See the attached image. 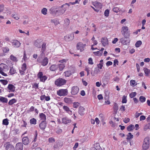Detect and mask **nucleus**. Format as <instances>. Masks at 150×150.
<instances>
[{"label":"nucleus","mask_w":150,"mask_h":150,"mask_svg":"<svg viewBox=\"0 0 150 150\" xmlns=\"http://www.w3.org/2000/svg\"><path fill=\"white\" fill-rule=\"evenodd\" d=\"M42 44V42L41 40L37 39L34 42V45L38 48H40L41 47Z\"/></svg>","instance_id":"obj_13"},{"label":"nucleus","mask_w":150,"mask_h":150,"mask_svg":"<svg viewBox=\"0 0 150 150\" xmlns=\"http://www.w3.org/2000/svg\"><path fill=\"white\" fill-rule=\"evenodd\" d=\"M127 137L126 138V139L127 140H129L133 137V135L130 132L128 133L127 135Z\"/></svg>","instance_id":"obj_38"},{"label":"nucleus","mask_w":150,"mask_h":150,"mask_svg":"<svg viewBox=\"0 0 150 150\" xmlns=\"http://www.w3.org/2000/svg\"><path fill=\"white\" fill-rule=\"evenodd\" d=\"M10 59L11 60L14 62H17V58L13 55H11L10 56Z\"/></svg>","instance_id":"obj_47"},{"label":"nucleus","mask_w":150,"mask_h":150,"mask_svg":"<svg viewBox=\"0 0 150 150\" xmlns=\"http://www.w3.org/2000/svg\"><path fill=\"white\" fill-rule=\"evenodd\" d=\"M66 80L62 78L57 79L55 81V84L57 86H61L66 83Z\"/></svg>","instance_id":"obj_4"},{"label":"nucleus","mask_w":150,"mask_h":150,"mask_svg":"<svg viewBox=\"0 0 150 150\" xmlns=\"http://www.w3.org/2000/svg\"><path fill=\"white\" fill-rule=\"evenodd\" d=\"M142 42L140 40L137 41L135 43V45L136 47H139L142 44Z\"/></svg>","instance_id":"obj_46"},{"label":"nucleus","mask_w":150,"mask_h":150,"mask_svg":"<svg viewBox=\"0 0 150 150\" xmlns=\"http://www.w3.org/2000/svg\"><path fill=\"white\" fill-rule=\"evenodd\" d=\"M122 34L125 38H129L130 36V31L129 30L127 26H123L121 29Z\"/></svg>","instance_id":"obj_1"},{"label":"nucleus","mask_w":150,"mask_h":150,"mask_svg":"<svg viewBox=\"0 0 150 150\" xmlns=\"http://www.w3.org/2000/svg\"><path fill=\"white\" fill-rule=\"evenodd\" d=\"M79 88L77 86H73L71 88V93L73 95H76L79 92Z\"/></svg>","instance_id":"obj_12"},{"label":"nucleus","mask_w":150,"mask_h":150,"mask_svg":"<svg viewBox=\"0 0 150 150\" xmlns=\"http://www.w3.org/2000/svg\"><path fill=\"white\" fill-rule=\"evenodd\" d=\"M113 109L114 111L116 112L118 109V106L117 104H115L113 106Z\"/></svg>","instance_id":"obj_54"},{"label":"nucleus","mask_w":150,"mask_h":150,"mask_svg":"<svg viewBox=\"0 0 150 150\" xmlns=\"http://www.w3.org/2000/svg\"><path fill=\"white\" fill-rule=\"evenodd\" d=\"M99 116V117L100 118V119L101 120V121H103L104 119V115L102 114H100Z\"/></svg>","instance_id":"obj_59"},{"label":"nucleus","mask_w":150,"mask_h":150,"mask_svg":"<svg viewBox=\"0 0 150 150\" xmlns=\"http://www.w3.org/2000/svg\"><path fill=\"white\" fill-rule=\"evenodd\" d=\"M3 52L5 53H6L8 52L9 51V49L8 47H4L3 48Z\"/></svg>","instance_id":"obj_60"},{"label":"nucleus","mask_w":150,"mask_h":150,"mask_svg":"<svg viewBox=\"0 0 150 150\" xmlns=\"http://www.w3.org/2000/svg\"><path fill=\"white\" fill-rule=\"evenodd\" d=\"M47 77L45 76H43L42 77L40 78L41 81L44 82L47 79Z\"/></svg>","instance_id":"obj_50"},{"label":"nucleus","mask_w":150,"mask_h":150,"mask_svg":"<svg viewBox=\"0 0 150 150\" xmlns=\"http://www.w3.org/2000/svg\"><path fill=\"white\" fill-rule=\"evenodd\" d=\"M42 49L41 50V52H44L46 49V44L45 43H43V44H42Z\"/></svg>","instance_id":"obj_32"},{"label":"nucleus","mask_w":150,"mask_h":150,"mask_svg":"<svg viewBox=\"0 0 150 150\" xmlns=\"http://www.w3.org/2000/svg\"><path fill=\"white\" fill-rule=\"evenodd\" d=\"M74 71H66L64 72L65 76L67 77L69 76L72 73H74Z\"/></svg>","instance_id":"obj_26"},{"label":"nucleus","mask_w":150,"mask_h":150,"mask_svg":"<svg viewBox=\"0 0 150 150\" xmlns=\"http://www.w3.org/2000/svg\"><path fill=\"white\" fill-rule=\"evenodd\" d=\"M40 57L39 56L37 59L38 62L40 63L41 65L43 66L46 65L48 63V59L46 57L43 59L42 58Z\"/></svg>","instance_id":"obj_3"},{"label":"nucleus","mask_w":150,"mask_h":150,"mask_svg":"<svg viewBox=\"0 0 150 150\" xmlns=\"http://www.w3.org/2000/svg\"><path fill=\"white\" fill-rule=\"evenodd\" d=\"M135 128L134 125L131 124L127 127V130L129 132H131Z\"/></svg>","instance_id":"obj_28"},{"label":"nucleus","mask_w":150,"mask_h":150,"mask_svg":"<svg viewBox=\"0 0 150 150\" xmlns=\"http://www.w3.org/2000/svg\"><path fill=\"white\" fill-rule=\"evenodd\" d=\"M47 126V122L46 121H42L39 125V127L42 130H44Z\"/></svg>","instance_id":"obj_9"},{"label":"nucleus","mask_w":150,"mask_h":150,"mask_svg":"<svg viewBox=\"0 0 150 150\" xmlns=\"http://www.w3.org/2000/svg\"><path fill=\"white\" fill-rule=\"evenodd\" d=\"M93 53L96 55L100 56L102 55L103 52H100V51H98L96 52H94Z\"/></svg>","instance_id":"obj_44"},{"label":"nucleus","mask_w":150,"mask_h":150,"mask_svg":"<svg viewBox=\"0 0 150 150\" xmlns=\"http://www.w3.org/2000/svg\"><path fill=\"white\" fill-rule=\"evenodd\" d=\"M69 6V4L66 3L62 5L58 9L63 14L66 11L67 8Z\"/></svg>","instance_id":"obj_5"},{"label":"nucleus","mask_w":150,"mask_h":150,"mask_svg":"<svg viewBox=\"0 0 150 150\" xmlns=\"http://www.w3.org/2000/svg\"><path fill=\"white\" fill-rule=\"evenodd\" d=\"M58 66L60 71L62 70L65 67V65L64 64H60Z\"/></svg>","instance_id":"obj_41"},{"label":"nucleus","mask_w":150,"mask_h":150,"mask_svg":"<svg viewBox=\"0 0 150 150\" xmlns=\"http://www.w3.org/2000/svg\"><path fill=\"white\" fill-rule=\"evenodd\" d=\"M22 142L24 145H27L29 143V139L27 137H23L22 139Z\"/></svg>","instance_id":"obj_18"},{"label":"nucleus","mask_w":150,"mask_h":150,"mask_svg":"<svg viewBox=\"0 0 150 150\" xmlns=\"http://www.w3.org/2000/svg\"><path fill=\"white\" fill-rule=\"evenodd\" d=\"M136 95V93L135 92H132L129 94V96L131 98H133L135 97Z\"/></svg>","instance_id":"obj_56"},{"label":"nucleus","mask_w":150,"mask_h":150,"mask_svg":"<svg viewBox=\"0 0 150 150\" xmlns=\"http://www.w3.org/2000/svg\"><path fill=\"white\" fill-rule=\"evenodd\" d=\"M93 44L91 46V48L92 50H95L96 49H98L97 48H94L93 47V46L96 45L98 44V42L96 40H94L93 41Z\"/></svg>","instance_id":"obj_34"},{"label":"nucleus","mask_w":150,"mask_h":150,"mask_svg":"<svg viewBox=\"0 0 150 150\" xmlns=\"http://www.w3.org/2000/svg\"><path fill=\"white\" fill-rule=\"evenodd\" d=\"M86 45V44H83L82 42H79L77 44L76 48L78 50H80L81 52H82L84 50L83 48Z\"/></svg>","instance_id":"obj_8"},{"label":"nucleus","mask_w":150,"mask_h":150,"mask_svg":"<svg viewBox=\"0 0 150 150\" xmlns=\"http://www.w3.org/2000/svg\"><path fill=\"white\" fill-rule=\"evenodd\" d=\"M127 96H124L122 97V103H126L127 102Z\"/></svg>","instance_id":"obj_52"},{"label":"nucleus","mask_w":150,"mask_h":150,"mask_svg":"<svg viewBox=\"0 0 150 150\" xmlns=\"http://www.w3.org/2000/svg\"><path fill=\"white\" fill-rule=\"evenodd\" d=\"M150 139L149 137H146L144 139L142 145L143 150H146L149 147Z\"/></svg>","instance_id":"obj_2"},{"label":"nucleus","mask_w":150,"mask_h":150,"mask_svg":"<svg viewBox=\"0 0 150 150\" xmlns=\"http://www.w3.org/2000/svg\"><path fill=\"white\" fill-rule=\"evenodd\" d=\"M47 10L46 8H43L42 9L41 13H42L44 15H46L47 14Z\"/></svg>","instance_id":"obj_48"},{"label":"nucleus","mask_w":150,"mask_h":150,"mask_svg":"<svg viewBox=\"0 0 150 150\" xmlns=\"http://www.w3.org/2000/svg\"><path fill=\"white\" fill-rule=\"evenodd\" d=\"M7 88L11 92H14L15 91V87L12 84H9Z\"/></svg>","instance_id":"obj_22"},{"label":"nucleus","mask_w":150,"mask_h":150,"mask_svg":"<svg viewBox=\"0 0 150 150\" xmlns=\"http://www.w3.org/2000/svg\"><path fill=\"white\" fill-rule=\"evenodd\" d=\"M30 121L31 124L35 125L36 124V120L34 118H32L30 119Z\"/></svg>","instance_id":"obj_33"},{"label":"nucleus","mask_w":150,"mask_h":150,"mask_svg":"<svg viewBox=\"0 0 150 150\" xmlns=\"http://www.w3.org/2000/svg\"><path fill=\"white\" fill-rule=\"evenodd\" d=\"M0 102L2 103H7L8 102V99L6 98L0 96Z\"/></svg>","instance_id":"obj_30"},{"label":"nucleus","mask_w":150,"mask_h":150,"mask_svg":"<svg viewBox=\"0 0 150 150\" xmlns=\"http://www.w3.org/2000/svg\"><path fill=\"white\" fill-rule=\"evenodd\" d=\"M102 81L103 83V85H106L107 84L109 81V79L108 76H104L103 78Z\"/></svg>","instance_id":"obj_19"},{"label":"nucleus","mask_w":150,"mask_h":150,"mask_svg":"<svg viewBox=\"0 0 150 150\" xmlns=\"http://www.w3.org/2000/svg\"><path fill=\"white\" fill-rule=\"evenodd\" d=\"M109 11L108 9L106 10L104 12L105 16L106 17H108L109 16Z\"/></svg>","instance_id":"obj_53"},{"label":"nucleus","mask_w":150,"mask_h":150,"mask_svg":"<svg viewBox=\"0 0 150 150\" xmlns=\"http://www.w3.org/2000/svg\"><path fill=\"white\" fill-rule=\"evenodd\" d=\"M6 150H15V148L14 146L10 142L6 143L4 144Z\"/></svg>","instance_id":"obj_7"},{"label":"nucleus","mask_w":150,"mask_h":150,"mask_svg":"<svg viewBox=\"0 0 150 150\" xmlns=\"http://www.w3.org/2000/svg\"><path fill=\"white\" fill-rule=\"evenodd\" d=\"M9 72L11 75H12L16 73V71L14 68L12 67L10 68Z\"/></svg>","instance_id":"obj_37"},{"label":"nucleus","mask_w":150,"mask_h":150,"mask_svg":"<svg viewBox=\"0 0 150 150\" xmlns=\"http://www.w3.org/2000/svg\"><path fill=\"white\" fill-rule=\"evenodd\" d=\"M73 99L72 98H65L64 100L66 103H71L72 102Z\"/></svg>","instance_id":"obj_23"},{"label":"nucleus","mask_w":150,"mask_h":150,"mask_svg":"<svg viewBox=\"0 0 150 150\" xmlns=\"http://www.w3.org/2000/svg\"><path fill=\"white\" fill-rule=\"evenodd\" d=\"M45 99L46 101H49L50 100V98L49 96H44L43 97H41V100Z\"/></svg>","instance_id":"obj_35"},{"label":"nucleus","mask_w":150,"mask_h":150,"mask_svg":"<svg viewBox=\"0 0 150 150\" xmlns=\"http://www.w3.org/2000/svg\"><path fill=\"white\" fill-rule=\"evenodd\" d=\"M55 14L56 16H59L62 15L63 13H62L58 9V10H56L55 11Z\"/></svg>","instance_id":"obj_40"},{"label":"nucleus","mask_w":150,"mask_h":150,"mask_svg":"<svg viewBox=\"0 0 150 150\" xmlns=\"http://www.w3.org/2000/svg\"><path fill=\"white\" fill-rule=\"evenodd\" d=\"M38 135V132L37 130L35 131V134L34 136V140L33 142H35L37 140V137Z\"/></svg>","instance_id":"obj_36"},{"label":"nucleus","mask_w":150,"mask_h":150,"mask_svg":"<svg viewBox=\"0 0 150 150\" xmlns=\"http://www.w3.org/2000/svg\"><path fill=\"white\" fill-rule=\"evenodd\" d=\"M0 82H1L4 85H6L8 83V81L6 80H0Z\"/></svg>","instance_id":"obj_49"},{"label":"nucleus","mask_w":150,"mask_h":150,"mask_svg":"<svg viewBox=\"0 0 150 150\" xmlns=\"http://www.w3.org/2000/svg\"><path fill=\"white\" fill-rule=\"evenodd\" d=\"M74 36L73 34H70L68 37L66 36L64 37V39L67 41H70L74 39Z\"/></svg>","instance_id":"obj_17"},{"label":"nucleus","mask_w":150,"mask_h":150,"mask_svg":"<svg viewBox=\"0 0 150 150\" xmlns=\"http://www.w3.org/2000/svg\"><path fill=\"white\" fill-rule=\"evenodd\" d=\"M84 108L82 106H80L79 110V113L81 116H83L84 114Z\"/></svg>","instance_id":"obj_21"},{"label":"nucleus","mask_w":150,"mask_h":150,"mask_svg":"<svg viewBox=\"0 0 150 150\" xmlns=\"http://www.w3.org/2000/svg\"><path fill=\"white\" fill-rule=\"evenodd\" d=\"M145 74L146 76H148L150 73V71L147 68H145L144 69Z\"/></svg>","instance_id":"obj_45"},{"label":"nucleus","mask_w":150,"mask_h":150,"mask_svg":"<svg viewBox=\"0 0 150 150\" xmlns=\"http://www.w3.org/2000/svg\"><path fill=\"white\" fill-rule=\"evenodd\" d=\"M125 37L122 38L120 39V42H121L122 44H126L127 40H125Z\"/></svg>","instance_id":"obj_29"},{"label":"nucleus","mask_w":150,"mask_h":150,"mask_svg":"<svg viewBox=\"0 0 150 150\" xmlns=\"http://www.w3.org/2000/svg\"><path fill=\"white\" fill-rule=\"evenodd\" d=\"M58 68V65H52L50 67V69L51 71H54L56 70Z\"/></svg>","instance_id":"obj_25"},{"label":"nucleus","mask_w":150,"mask_h":150,"mask_svg":"<svg viewBox=\"0 0 150 150\" xmlns=\"http://www.w3.org/2000/svg\"><path fill=\"white\" fill-rule=\"evenodd\" d=\"M11 42L12 45L14 46V47H20L21 45V43L20 42L16 40H12Z\"/></svg>","instance_id":"obj_11"},{"label":"nucleus","mask_w":150,"mask_h":150,"mask_svg":"<svg viewBox=\"0 0 150 150\" xmlns=\"http://www.w3.org/2000/svg\"><path fill=\"white\" fill-rule=\"evenodd\" d=\"M113 11L117 13L118 11H120L119 8L117 7H114L113 8Z\"/></svg>","instance_id":"obj_57"},{"label":"nucleus","mask_w":150,"mask_h":150,"mask_svg":"<svg viewBox=\"0 0 150 150\" xmlns=\"http://www.w3.org/2000/svg\"><path fill=\"white\" fill-rule=\"evenodd\" d=\"M100 72L99 69L98 68L96 67L95 68L94 72H91V74L92 76H95Z\"/></svg>","instance_id":"obj_24"},{"label":"nucleus","mask_w":150,"mask_h":150,"mask_svg":"<svg viewBox=\"0 0 150 150\" xmlns=\"http://www.w3.org/2000/svg\"><path fill=\"white\" fill-rule=\"evenodd\" d=\"M130 85L133 87H134L137 84V83H136L135 81L134 80H131L130 82Z\"/></svg>","instance_id":"obj_31"},{"label":"nucleus","mask_w":150,"mask_h":150,"mask_svg":"<svg viewBox=\"0 0 150 150\" xmlns=\"http://www.w3.org/2000/svg\"><path fill=\"white\" fill-rule=\"evenodd\" d=\"M65 23L67 25H68L70 23V21L69 19L66 18L65 20L64 21Z\"/></svg>","instance_id":"obj_63"},{"label":"nucleus","mask_w":150,"mask_h":150,"mask_svg":"<svg viewBox=\"0 0 150 150\" xmlns=\"http://www.w3.org/2000/svg\"><path fill=\"white\" fill-rule=\"evenodd\" d=\"M88 63L89 64H93V60L91 58H89L88 59Z\"/></svg>","instance_id":"obj_62"},{"label":"nucleus","mask_w":150,"mask_h":150,"mask_svg":"<svg viewBox=\"0 0 150 150\" xmlns=\"http://www.w3.org/2000/svg\"><path fill=\"white\" fill-rule=\"evenodd\" d=\"M62 123L64 124H67L71 122V120L67 117H65L62 119Z\"/></svg>","instance_id":"obj_16"},{"label":"nucleus","mask_w":150,"mask_h":150,"mask_svg":"<svg viewBox=\"0 0 150 150\" xmlns=\"http://www.w3.org/2000/svg\"><path fill=\"white\" fill-rule=\"evenodd\" d=\"M21 69L23 71H25L26 69V65L25 63L23 64L22 66Z\"/></svg>","instance_id":"obj_58"},{"label":"nucleus","mask_w":150,"mask_h":150,"mask_svg":"<svg viewBox=\"0 0 150 150\" xmlns=\"http://www.w3.org/2000/svg\"><path fill=\"white\" fill-rule=\"evenodd\" d=\"M16 150H23V145L21 142L17 143L16 146Z\"/></svg>","instance_id":"obj_14"},{"label":"nucleus","mask_w":150,"mask_h":150,"mask_svg":"<svg viewBox=\"0 0 150 150\" xmlns=\"http://www.w3.org/2000/svg\"><path fill=\"white\" fill-rule=\"evenodd\" d=\"M93 4L95 7L96 8L100 9L102 8V5L101 4L100 2L95 1L93 3Z\"/></svg>","instance_id":"obj_20"},{"label":"nucleus","mask_w":150,"mask_h":150,"mask_svg":"<svg viewBox=\"0 0 150 150\" xmlns=\"http://www.w3.org/2000/svg\"><path fill=\"white\" fill-rule=\"evenodd\" d=\"M12 17H13L15 19L18 20L19 19L18 15L16 14H12L11 15Z\"/></svg>","instance_id":"obj_55"},{"label":"nucleus","mask_w":150,"mask_h":150,"mask_svg":"<svg viewBox=\"0 0 150 150\" xmlns=\"http://www.w3.org/2000/svg\"><path fill=\"white\" fill-rule=\"evenodd\" d=\"M57 94L60 96H65L68 94V91L67 89H62L57 91Z\"/></svg>","instance_id":"obj_6"},{"label":"nucleus","mask_w":150,"mask_h":150,"mask_svg":"<svg viewBox=\"0 0 150 150\" xmlns=\"http://www.w3.org/2000/svg\"><path fill=\"white\" fill-rule=\"evenodd\" d=\"M0 70L4 71H7L8 70V67L6 64L2 63L0 64Z\"/></svg>","instance_id":"obj_10"},{"label":"nucleus","mask_w":150,"mask_h":150,"mask_svg":"<svg viewBox=\"0 0 150 150\" xmlns=\"http://www.w3.org/2000/svg\"><path fill=\"white\" fill-rule=\"evenodd\" d=\"M43 76V73L42 72H39L38 74V78H40Z\"/></svg>","instance_id":"obj_61"},{"label":"nucleus","mask_w":150,"mask_h":150,"mask_svg":"<svg viewBox=\"0 0 150 150\" xmlns=\"http://www.w3.org/2000/svg\"><path fill=\"white\" fill-rule=\"evenodd\" d=\"M140 101L141 103L144 102L146 100V98L143 96H141L139 98Z\"/></svg>","instance_id":"obj_42"},{"label":"nucleus","mask_w":150,"mask_h":150,"mask_svg":"<svg viewBox=\"0 0 150 150\" xmlns=\"http://www.w3.org/2000/svg\"><path fill=\"white\" fill-rule=\"evenodd\" d=\"M2 122V124L4 125H7L8 124V120L7 119H4Z\"/></svg>","instance_id":"obj_43"},{"label":"nucleus","mask_w":150,"mask_h":150,"mask_svg":"<svg viewBox=\"0 0 150 150\" xmlns=\"http://www.w3.org/2000/svg\"><path fill=\"white\" fill-rule=\"evenodd\" d=\"M101 42L104 46H105L108 44V40L106 38H103L101 39Z\"/></svg>","instance_id":"obj_15"},{"label":"nucleus","mask_w":150,"mask_h":150,"mask_svg":"<svg viewBox=\"0 0 150 150\" xmlns=\"http://www.w3.org/2000/svg\"><path fill=\"white\" fill-rule=\"evenodd\" d=\"M105 98L106 99H108L109 98V92L108 91H105Z\"/></svg>","instance_id":"obj_51"},{"label":"nucleus","mask_w":150,"mask_h":150,"mask_svg":"<svg viewBox=\"0 0 150 150\" xmlns=\"http://www.w3.org/2000/svg\"><path fill=\"white\" fill-rule=\"evenodd\" d=\"M39 116L42 121H45L46 120V116L43 113H40Z\"/></svg>","instance_id":"obj_27"},{"label":"nucleus","mask_w":150,"mask_h":150,"mask_svg":"<svg viewBox=\"0 0 150 150\" xmlns=\"http://www.w3.org/2000/svg\"><path fill=\"white\" fill-rule=\"evenodd\" d=\"M148 129H150V122L144 127V131H146Z\"/></svg>","instance_id":"obj_39"},{"label":"nucleus","mask_w":150,"mask_h":150,"mask_svg":"<svg viewBox=\"0 0 150 150\" xmlns=\"http://www.w3.org/2000/svg\"><path fill=\"white\" fill-rule=\"evenodd\" d=\"M130 121V119L129 118H125L123 120V122L125 123H127L129 122Z\"/></svg>","instance_id":"obj_64"}]
</instances>
